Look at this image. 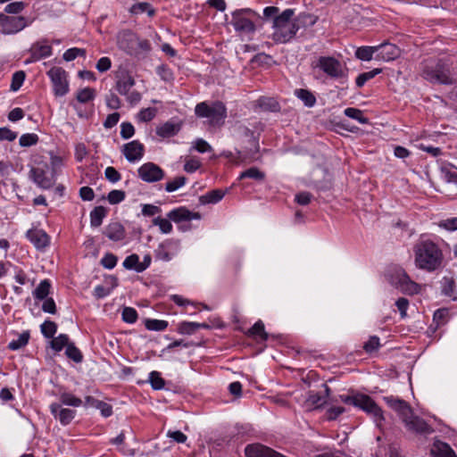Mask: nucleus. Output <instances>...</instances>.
<instances>
[{"mask_svg": "<svg viewBox=\"0 0 457 457\" xmlns=\"http://www.w3.org/2000/svg\"><path fill=\"white\" fill-rule=\"evenodd\" d=\"M113 76L115 80L114 88L121 96L128 95L136 84L135 79L125 66L120 65L113 71Z\"/></svg>", "mask_w": 457, "mask_h": 457, "instance_id": "12", "label": "nucleus"}, {"mask_svg": "<svg viewBox=\"0 0 457 457\" xmlns=\"http://www.w3.org/2000/svg\"><path fill=\"white\" fill-rule=\"evenodd\" d=\"M408 430L416 434L429 435L434 429L423 419L413 414V412L403 421Z\"/></svg>", "mask_w": 457, "mask_h": 457, "instance_id": "14", "label": "nucleus"}, {"mask_svg": "<svg viewBox=\"0 0 457 457\" xmlns=\"http://www.w3.org/2000/svg\"><path fill=\"white\" fill-rule=\"evenodd\" d=\"M295 96L301 99L307 107H312L316 104L315 96L309 90L300 88L295 92Z\"/></svg>", "mask_w": 457, "mask_h": 457, "instance_id": "35", "label": "nucleus"}, {"mask_svg": "<svg viewBox=\"0 0 457 457\" xmlns=\"http://www.w3.org/2000/svg\"><path fill=\"white\" fill-rule=\"evenodd\" d=\"M180 124L172 121H167L156 129V134L162 137H170L179 133Z\"/></svg>", "mask_w": 457, "mask_h": 457, "instance_id": "25", "label": "nucleus"}, {"mask_svg": "<svg viewBox=\"0 0 457 457\" xmlns=\"http://www.w3.org/2000/svg\"><path fill=\"white\" fill-rule=\"evenodd\" d=\"M377 54L375 55L376 60L389 62L393 61L399 56V48L390 43H383L376 46Z\"/></svg>", "mask_w": 457, "mask_h": 457, "instance_id": "16", "label": "nucleus"}, {"mask_svg": "<svg viewBox=\"0 0 457 457\" xmlns=\"http://www.w3.org/2000/svg\"><path fill=\"white\" fill-rule=\"evenodd\" d=\"M442 289L441 292L444 295L451 297L453 300H457L455 294V281L453 278L444 277L442 279Z\"/></svg>", "mask_w": 457, "mask_h": 457, "instance_id": "30", "label": "nucleus"}, {"mask_svg": "<svg viewBox=\"0 0 457 457\" xmlns=\"http://www.w3.org/2000/svg\"><path fill=\"white\" fill-rule=\"evenodd\" d=\"M30 59L26 62H37L40 59L46 58L52 55V46L46 44V41L37 42L30 47Z\"/></svg>", "mask_w": 457, "mask_h": 457, "instance_id": "18", "label": "nucleus"}, {"mask_svg": "<svg viewBox=\"0 0 457 457\" xmlns=\"http://www.w3.org/2000/svg\"><path fill=\"white\" fill-rule=\"evenodd\" d=\"M377 54L376 46H361L355 51V56L361 61H370Z\"/></svg>", "mask_w": 457, "mask_h": 457, "instance_id": "37", "label": "nucleus"}, {"mask_svg": "<svg viewBox=\"0 0 457 457\" xmlns=\"http://www.w3.org/2000/svg\"><path fill=\"white\" fill-rule=\"evenodd\" d=\"M26 74L23 71H18L12 74L11 90L17 91L22 86Z\"/></svg>", "mask_w": 457, "mask_h": 457, "instance_id": "50", "label": "nucleus"}, {"mask_svg": "<svg viewBox=\"0 0 457 457\" xmlns=\"http://www.w3.org/2000/svg\"><path fill=\"white\" fill-rule=\"evenodd\" d=\"M449 312L445 308L438 309L434 312L433 321L436 324V328L445 325L447 321Z\"/></svg>", "mask_w": 457, "mask_h": 457, "instance_id": "51", "label": "nucleus"}, {"mask_svg": "<svg viewBox=\"0 0 457 457\" xmlns=\"http://www.w3.org/2000/svg\"><path fill=\"white\" fill-rule=\"evenodd\" d=\"M38 136L35 133H27L21 136L19 144L22 147H29L35 145L38 142Z\"/></svg>", "mask_w": 457, "mask_h": 457, "instance_id": "46", "label": "nucleus"}, {"mask_svg": "<svg viewBox=\"0 0 457 457\" xmlns=\"http://www.w3.org/2000/svg\"><path fill=\"white\" fill-rule=\"evenodd\" d=\"M126 194L122 190L113 189L109 192L107 200L111 204H117L125 199Z\"/></svg>", "mask_w": 457, "mask_h": 457, "instance_id": "57", "label": "nucleus"}, {"mask_svg": "<svg viewBox=\"0 0 457 457\" xmlns=\"http://www.w3.org/2000/svg\"><path fill=\"white\" fill-rule=\"evenodd\" d=\"M197 328H195V322L183 321L179 324L177 331L181 335H192L195 333Z\"/></svg>", "mask_w": 457, "mask_h": 457, "instance_id": "52", "label": "nucleus"}, {"mask_svg": "<svg viewBox=\"0 0 457 457\" xmlns=\"http://www.w3.org/2000/svg\"><path fill=\"white\" fill-rule=\"evenodd\" d=\"M187 182V178L185 176L176 177L173 180L168 181L165 184V190L169 193L174 192L179 187H183Z\"/></svg>", "mask_w": 457, "mask_h": 457, "instance_id": "47", "label": "nucleus"}, {"mask_svg": "<svg viewBox=\"0 0 457 457\" xmlns=\"http://www.w3.org/2000/svg\"><path fill=\"white\" fill-rule=\"evenodd\" d=\"M382 71L381 69H374L370 71L361 73L355 80L356 86L358 87H361L365 85L367 81L373 79L375 76L379 74Z\"/></svg>", "mask_w": 457, "mask_h": 457, "instance_id": "42", "label": "nucleus"}, {"mask_svg": "<svg viewBox=\"0 0 457 457\" xmlns=\"http://www.w3.org/2000/svg\"><path fill=\"white\" fill-rule=\"evenodd\" d=\"M117 257L111 253H107L104 254V256L101 259V264L108 270L113 269L117 264Z\"/></svg>", "mask_w": 457, "mask_h": 457, "instance_id": "62", "label": "nucleus"}, {"mask_svg": "<svg viewBox=\"0 0 457 457\" xmlns=\"http://www.w3.org/2000/svg\"><path fill=\"white\" fill-rule=\"evenodd\" d=\"M129 12L132 14L137 15L143 12H146L148 16L153 17L155 14L154 8L146 2H141L134 4L130 8Z\"/></svg>", "mask_w": 457, "mask_h": 457, "instance_id": "31", "label": "nucleus"}, {"mask_svg": "<svg viewBox=\"0 0 457 457\" xmlns=\"http://www.w3.org/2000/svg\"><path fill=\"white\" fill-rule=\"evenodd\" d=\"M137 35L130 30H124L119 34V47L132 54L136 49Z\"/></svg>", "mask_w": 457, "mask_h": 457, "instance_id": "21", "label": "nucleus"}, {"mask_svg": "<svg viewBox=\"0 0 457 457\" xmlns=\"http://www.w3.org/2000/svg\"><path fill=\"white\" fill-rule=\"evenodd\" d=\"M422 76L431 83L442 85H453L455 83L449 67L441 61L434 66H426L422 71Z\"/></svg>", "mask_w": 457, "mask_h": 457, "instance_id": "6", "label": "nucleus"}, {"mask_svg": "<svg viewBox=\"0 0 457 457\" xmlns=\"http://www.w3.org/2000/svg\"><path fill=\"white\" fill-rule=\"evenodd\" d=\"M51 413L55 419H58L62 425H68L75 417V411L66 408H62L60 403H52L50 405Z\"/></svg>", "mask_w": 457, "mask_h": 457, "instance_id": "22", "label": "nucleus"}, {"mask_svg": "<svg viewBox=\"0 0 457 457\" xmlns=\"http://www.w3.org/2000/svg\"><path fill=\"white\" fill-rule=\"evenodd\" d=\"M29 178L37 187L43 189H48L54 185L53 179L48 177L46 170L39 167L31 168Z\"/></svg>", "mask_w": 457, "mask_h": 457, "instance_id": "19", "label": "nucleus"}, {"mask_svg": "<svg viewBox=\"0 0 457 457\" xmlns=\"http://www.w3.org/2000/svg\"><path fill=\"white\" fill-rule=\"evenodd\" d=\"M316 66L334 79H345L348 75V69L332 56H320Z\"/></svg>", "mask_w": 457, "mask_h": 457, "instance_id": "8", "label": "nucleus"}, {"mask_svg": "<svg viewBox=\"0 0 457 457\" xmlns=\"http://www.w3.org/2000/svg\"><path fill=\"white\" fill-rule=\"evenodd\" d=\"M390 283L407 295H415L420 290V285L412 281L402 268H397L391 273Z\"/></svg>", "mask_w": 457, "mask_h": 457, "instance_id": "9", "label": "nucleus"}, {"mask_svg": "<svg viewBox=\"0 0 457 457\" xmlns=\"http://www.w3.org/2000/svg\"><path fill=\"white\" fill-rule=\"evenodd\" d=\"M293 15L292 9H286L273 19L272 39L276 43L286 44L291 41L300 28L305 25L307 20H310L312 25L315 22L309 14H302L295 19H292Z\"/></svg>", "mask_w": 457, "mask_h": 457, "instance_id": "1", "label": "nucleus"}, {"mask_svg": "<svg viewBox=\"0 0 457 457\" xmlns=\"http://www.w3.org/2000/svg\"><path fill=\"white\" fill-rule=\"evenodd\" d=\"M195 112L197 117L207 118L208 123L213 127L221 126L227 117V108L220 101L212 102L211 104L206 102L199 103Z\"/></svg>", "mask_w": 457, "mask_h": 457, "instance_id": "3", "label": "nucleus"}, {"mask_svg": "<svg viewBox=\"0 0 457 457\" xmlns=\"http://www.w3.org/2000/svg\"><path fill=\"white\" fill-rule=\"evenodd\" d=\"M41 333L46 338H53L57 331V325L54 321L46 320L40 326Z\"/></svg>", "mask_w": 457, "mask_h": 457, "instance_id": "43", "label": "nucleus"}, {"mask_svg": "<svg viewBox=\"0 0 457 457\" xmlns=\"http://www.w3.org/2000/svg\"><path fill=\"white\" fill-rule=\"evenodd\" d=\"M60 401L62 404L79 407L82 404V401L80 398L76 397L75 395L70 393H62L60 395Z\"/></svg>", "mask_w": 457, "mask_h": 457, "instance_id": "45", "label": "nucleus"}, {"mask_svg": "<svg viewBox=\"0 0 457 457\" xmlns=\"http://www.w3.org/2000/svg\"><path fill=\"white\" fill-rule=\"evenodd\" d=\"M33 22V19L25 16L7 15L0 12V32L4 35H14Z\"/></svg>", "mask_w": 457, "mask_h": 457, "instance_id": "7", "label": "nucleus"}, {"mask_svg": "<svg viewBox=\"0 0 457 457\" xmlns=\"http://www.w3.org/2000/svg\"><path fill=\"white\" fill-rule=\"evenodd\" d=\"M246 335L256 339L260 338L262 341H266L269 338V335L265 331L264 324L262 320L256 321L253 326L248 329Z\"/></svg>", "mask_w": 457, "mask_h": 457, "instance_id": "27", "label": "nucleus"}, {"mask_svg": "<svg viewBox=\"0 0 457 457\" xmlns=\"http://www.w3.org/2000/svg\"><path fill=\"white\" fill-rule=\"evenodd\" d=\"M70 338L66 334H60L58 337H54L50 342L51 347L55 352H60L63 349L64 346H68L70 344Z\"/></svg>", "mask_w": 457, "mask_h": 457, "instance_id": "39", "label": "nucleus"}, {"mask_svg": "<svg viewBox=\"0 0 457 457\" xmlns=\"http://www.w3.org/2000/svg\"><path fill=\"white\" fill-rule=\"evenodd\" d=\"M228 190L214 189L207 192L205 195L200 196L199 201L202 204H216L220 202Z\"/></svg>", "mask_w": 457, "mask_h": 457, "instance_id": "26", "label": "nucleus"}, {"mask_svg": "<svg viewBox=\"0 0 457 457\" xmlns=\"http://www.w3.org/2000/svg\"><path fill=\"white\" fill-rule=\"evenodd\" d=\"M104 235L110 240L118 242L121 241L126 237V230L123 225L119 221L109 223L104 230Z\"/></svg>", "mask_w": 457, "mask_h": 457, "instance_id": "23", "label": "nucleus"}, {"mask_svg": "<svg viewBox=\"0 0 457 457\" xmlns=\"http://www.w3.org/2000/svg\"><path fill=\"white\" fill-rule=\"evenodd\" d=\"M96 96V92L92 87H85L82 89H79L77 92L76 99L78 102L81 104H86L90 101H93Z\"/></svg>", "mask_w": 457, "mask_h": 457, "instance_id": "36", "label": "nucleus"}, {"mask_svg": "<svg viewBox=\"0 0 457 457\" xmlns=\"http://www.w3.org/2000/svg\"><path fill=\"white\" fill-rule=\"evenodd\" d=\"M148 381L154 390H161L165 386V380L162 378L161 373L155 370L149 373Z\"/></svg>", "mask_w": 457, "mask_h": 457, "instance_id": "41", "label": "nucleus"}, {"mask_svg": "<svg viewBox=\"0 0 457 457\" xmlns=\"http://www.w3.org/2000/svg\"><path fill=\"white\" fill-rule=\"evenodd\" d=\"M431 453L435 457H457L448 444L439 440L433 444Z\"/></svg>", "mask_w": 457, "mask_h": 457, "instance_id": "24", "label": "nucleus"}, {"mask_svg": "<svg viewBox=\"0 0 457 457\" xmlns=\"http://www.w3.org/2000/svg\"><path fill=\"white\" fill-rule=\"evenodd\" d=\"M105 102L109 109L118 110L121 107V100L113 92H110L108 95H106Z\"/></svg>", "mask_w": 457, "mask_h": 457, "instance_id": "53", "label": "nucleus"}, {"mask_svg": "<svg viewBox=\"0 0 457 457\" xmlns=\"http://www.w3.org/2000/svg\"><path fill=\"white\" fill-rule=\"evenodd\" d=\"M26 6L27 4L24 2H13L8 4L4 7V12L11 14H19L25 9Z\"/></svg>", "mask_w": 457, "mask_h": 457, "instance_id": "58", "label": "nucleus"}, {"mask_svg": "<svg viewBox=\"0 0 457 457\" xmlns=\"http://www.w3.org/2000/svg\"><path fill=\"white\" fill-rule=\"evenodd\" d=\"M66 356L75 361L80 363L83 361V354L80 350L75 346L73 343H70L65 350Z\"/></svg>", "mask_w": 457, "mask_h": 457, "instance_id": "38", "label": "nucleus"}, {"mask_svg": "<svg viewBox=\"0 0 457 457\" xmlns=\"http://www.w3.org/2000/svg\"><path fill=\"white\" fill-rule=\"evenodd\" d=\"M145 326L148 330L163 331L168 327V322L162 320L146 319Z\"/></svg>", "mask_w": 457, "mask_h": 457, "instance_id": "40", "label": "nucleus"}, {"mask_svg": "<svg viewBox=\"0 0 457 457\" xmlns=\"http://www.w3.org/2000/svg\"><path fill=\"white\" fill-rule=\"evenodd\" d=\"M168 219L172 221L179 223L181 221H188L192 220H200L201 214L199 212H193L187 210L186 207H179L171 210L167 214Z\"/></svg>", "mask_w": 457, "mask_h": 457, "instance_id": "20", "label": "nucleus"}, {"mask_svg": "<svg viewBox=\"0 0 457 457\" xmlns=\"http://www.w3.org/2000/svg\"><path fill=\"white\" fill-rule=\"evenodd\" d=\"M145 152L144 145L138 140H133L123 145L122 153L129 162L140 160Z\"/></svg>", "mask_w": 457, "mask_h": 457, "instance_id": "15", "label": "nucleus"}, {"mask_svg": "<svg viewBox=\"0 0 457 457\" xmlns=\"http://www.w3.org/2000/svg\"><path fill=\"white\" fill-rule=\"evenodd\" d=\"M252 179L256 181H262L265 179V173L256 167H251L240 173L238 179Z\"/></svg>", "mask_w": 457, "mask_h": 457, "instance_id": "33", "label": "nucleus"}, {"mask_svg": "<svg viewBox=\"0 0 457 457\" xmlns=\"http://www.w3.org/2000/svg\"><path fill=\"white\" fill-rule=\"evenodd\" d=\"M46 74L52 82L54 96H63L69 92L68 73L63 68L52 67Z\"/></svg>", "mask_w": 457, "mask_h": 457, "instance_id": "10", "label": "nucleus"}, {"mask_svg": "<svg viewBox=\"0 0 457 457\" xmlns=\"http://www.w3.org/2000/svg\"><path fill=\"white\" fill-rule=\"evenodd\" d=\"M442 174L444 179L450 183L457 184V169L454 167L443 168Z\"/></svg>", "mask_w": 457, "mask_h": 457, "instance_id": "61", "label": "nucleus"}, {"mask_svg": "<svg viewBox=\"0 0 457 457\" xmlns=\"http://www.w3.org/2000/svg\"><path fill=\"white\" fill-rule=\"evenodd\" d=\"M107 214L104 206H96L90 212V225L97 228L103 223V220Z\"/></svg>", "mask_w": 457, "mask_h": 457, "instance_id": "28", "label": "nucleus"}, {"mask_svg": "<svg viewBox=\"0 0 457 457\" xmlns=\"http://www.w3.org/2000/svg\"><path fill=\"white\" fill-rule=\"evenodd\" d=\"M340 399L345 404L358 407L371 415L378 425L384 420L382 410L372 398L367 395L355 394L353 395H340Z\"/></svg>", "mask_w": 457, "mask_h": 457, "instance_id": "4", "label": "nucleus"}, {"mask_svg": "<svg viewBox=\"0 0 457 457\" xmlns=\"http://www.w3.org/2000/svg\"><path fill=\"white\" fill-rule=\"evenodd\" d=\"M395 411L399 413L403 422L413 412L410 404L403 400V404L399 403Z\"/></svg>", "mask_w": 457, "mask_h": 457, "instance_id": "60", "label": "nucleus"}, {"mask_svg": "<svg viewBox=\"0 0 457 457\" xmlns=\"http://www.w3.org/2000/svg\"><path fill=\"white\" fill-rule=\"evenodd\" d=\"M380 346L379 337L377 336H371L369 340L364 343L363 349L366 353H372L377 351Z\"/></svg>", "mask_w": 457, "mask_h": 457, "instance_id": "59", "label": "nucleus"}, {"mask_svg": "<svg viewBox=\"0 0 457 457\" xmlns=\"http://www.w3.org/2000/svg\"><path fill=\"white\" fill-rule=\"evenodd\" d=\"M156 73L166 82H170L174 79L172 71L166 64L159 65L156 68Z\"/></svg>", "mask_w": 457, "mask_h": 457, "instance_id": "54", "label": "nucleus"}, {"mask_svg": "<svg viewBox=\"0 0 457 457\" xmlns=\"http://www.w3.org/2000/svg\"><path fill=\"white\" fill-rule=\"evenodd\" d=\"M140 265L139 257L137 254L133 253L126 257L123 262V267L127 270H135L137 272V269Z\"/></svg>", "mask_w": 457, "mask_h": 457, "instance_id": "55", "label": "nucleus"}, {"mask_svg": "<svg viewBox=\"0 0 457 457\" xmlns=\"http://www.w3.org/2000/svg\"><path fill=\"white\" fill-rule=\"evenodd\" d=\"M153 224L154 226H158L161 232L163 234H169L172 231V224L168 219H163L162 217H156L153 220Z\"/></svg>", "mask_w": 457, "mask_h": 457, "instance_id": "48", "label": "nucleus"}, {"mask_svg": "<svg viewBox=\"0 0 457 457\" xmlns=\"http://www.w3.org/2000/svg\"><path fill=\"white\" fill-rule=\"evenodd\" d=\"M78 56H86V50L83 48L72 47L66 50L62 55V58L66 62H71Z\"/></svg>", "mask_w": 457, "mask_h": 457, "instance_id": "49", "label": "nucleus"}, {"mask_svg": "<svg viewBox=\"0 0 457 457\" xmlns=\"http://www.w3.org/2000/svg\"><path fill=\"white\" fill-rule=\"evenodd\" d=\"M259 106L263 111H269L277 112L280 111V105L278 102L272 97H261L258 100Z\"/></svg>", "mask_w": 457, "mask_h": 457, "instance_id": "32", "label": "nucleus"}, {"mask_svg": "<svg viewBox=\"0 0 457 457\" xmlns=\"http://www.w3.org/2000/svg\"><path fill=\"white\" fill-rule=\"evenodd\" d=\"M180 240L169 238L159 244L154 251V258L162 262H170L177 256L180 251Z\"/></svg>", "mask_w": 457, "mask_h": 457, "instance_id": "11", "label": "nucleus"}, {"mask_svg": "<svg viewBox=\"0 0 457 457\" xmlns=\"http://www.w3.org/2000/svg\"><path fill=\"white\" fill-rule=\"evenodd\" d=\"M30 338V333L29 330L23 331L21 334L19 335L17 339L12 340L8 344V349L12 351H17L24 346H26L29 343V340Z\"/></svg>", "mask_w": 457, "mask_h": 457, "instance_id": "29", "label": "nucleus"}, {"mask_svg": "<svg viewBox=\"0 0 457 457\" xmlns=\"http://www.w3.org/2000/svg\"><path fill=\"white\" fill-rule=\"evenodd\" d=\"M414 262L417 268L432 272L441 268L444 254L440 247L430 239L418 241L414 247Z\"/></svg>", "mask_w": 457, "mask_h": 457, "instance_id": "2", "label": "nucleus"}, {"mask_svg": "<svg viewBox=\"0 0 457 457\" xmlns=\"http://www.w3.org/2000/svg\"><path fill=\"white\" fill-rule=\"evenodd\" d=\"M138 177L147 183H154L164 178L163 170L154 162H145L137 170Z\"/></svg>", "mask_w": 457, "mask_h": 457, "instance_id": "13", "label": "nucleus"}, {"mask_svg": "<svg viewBox=\"0 0 457 457\" xmlns=\"http://www.w3.org/2000/svg\"><path fill=\"white\" fill-rule=\"evenodd\" d=\"M344 112L347 117L358 120L361 124H367L369 121L368 118L363 116L362 112L357 108L348 107Z\"/></svg>", "mask_w": 457, "mask_h": 457, "instance_id": "44", "label": "nucleus"}, {"mask_svg": "<svg viewBox=\"0 0 457 457\" xmlns=\"http://www.w3.org/2000/svg\"><path fill=\"white\" fill-rule=\"evenodd\" d=\"M26 237L38 250L45 249L50 244V237L43 229H29L26 233Z\"/></svg>", "mask_w": 457, "mask_h": 457, "instance_id": "17", "label": "nucleus"}, {"mask_svg": "<svg viewBox=\"0 0 457 457\" xmlns=\"http://www.w3.org/2000/svg\"><path fill=\"white\" fill-rule=\"evenodd\" d=\"M231 24L236 31L242 33H253L256 29L253 19L260 18V15L250 8L238 9L231 14Z\"/></svg>", "mask_w": 457, "mask_h": 457, "instance_id": "5", "label": "nucleus"}, {"mask_svg": "<svg viewBox=\"0 0 457 457\" xmlns=\"http://www.w3.org/2000/svg\"><path fill=\"white\" fill-rule=\"evenodd\" d=\"M438 226L448 231L457 230V217L442 220L439 221Z\"/></svg>", "mask_w": 457, "mask_h": 457, "instance_id": "64", "label": "nucleus"}, {"mask_svg": "<svg viewBox=\"0 0 457 457\" xmlns=\"http://www.w3.org/2000/svg\"><path fill=\"white\" fill-rule=\"evenodd\" d=\"M51 283L48 279L42 280L33 292L36 299L44 300L49 295Z\"/></svg>", "mask_w": 457, "mask_h": 457, "instance_id": "34", "label": "nucleus"}, {"mask_svg": "<svg viewBox=\"0 0 457 457\" xmlns=\"http://www.w3.org/2000/svg\"><path fill=\"white\" fill-rule=\"evenodd\" d=\"M157 113V110L153 107H148L145 109H143L138 113V118L140 120L147 122L152 120Z\"/></svg>", "mask_w": 457, "mask_h": 457, "instance_id": "63", "label": "nucleus"}, {"mask_svg": "<svg viewBox=\"0 0 457 457\" xmlns=\"http://www.w3.org/2000/svg\"><path fill=\"white\" fill-rule=\"evenodd\" d=\"M121 316H122L123 321L129 323V324L135 323L137 320V312L132 307L123 308Z\"/></svg>", "mask_w": 457, "mask_h": 457, "instance_id": "56", "label": "nucleus"}]
</instances>
